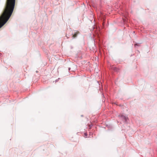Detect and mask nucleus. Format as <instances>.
<instances>
[{"mask_svg":"<svg viewBox=\"0 0 157 157\" xmlns=\"http://www.w3.org/2000/svg\"><path fill=\"white\" fill-rule=\"evenodd\" d=\"M121 118L122 119L126 121H127V120L128 119V118L126 117H125V116H124L123 115H121Z\"/></svg>","mask_w":157,"mask_h":157,"instance_id":"f257e3e1","label":"nucleus"},{"mask_svg":"<svg viewBox=\"0 0 157 157\" xmlns=\"http://www.w3.org/2000/svg\"><path fill=\"white\" fill-rule=\"evenodd\" d=\"M103 97H104V98H105V96H104Z\"/></svg>","mask_w":157,"mask_h":157,"instance_id":"39448f33","label":"nucleus"},{"mask_svg":"<svg viewBox=\"0 0 157 157\" xmlns=\"http://www.w3.org/2000/svg\"><path fill=\"white\" fill-rule=\"evenodd\" d=\"M123 20L124 21V22L125 21V20L124 19H123Z\"/></svg>","mask_w":157,"mask_h":157,"instance_id":"20e7f679","label":"nucleus"},{"mask_svg":"<svg viewBox=\"0 0 157 157\" xmlns=\"http://www.w3.org/2000/svg\"><path fill=\"white\" fill-rule=\"evenodd\" d=\"M79 33V31H77L76 33H75L72 36L73 38H75L77 37V35Z\"/></svg>","mask_w":157,"mask_h":157,"instance_id":"f03ea898","label":"nucleus"},{"mask_svg":"<svg viewBox=\"0 0 157 157\" xmlns=\"http://www.w3.org/2000/svg\"><path fill=\"white\" fill-rule=\"evenodd\" d=\"M84 134L86 136L87 135V134L86 133H84Z\"/></svg>","mask_w":157,"mask_h":157,"instance_id":"7ed1b4c3","label":"nucleus"}]
</instances>
